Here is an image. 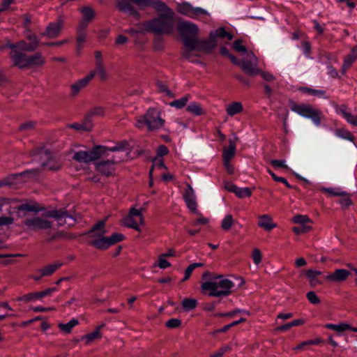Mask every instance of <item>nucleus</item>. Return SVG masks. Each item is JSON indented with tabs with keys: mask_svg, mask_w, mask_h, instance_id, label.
I'll return each instance as SVG.
<instances>
[{
	"mask_svg": "<svg viewBox=\"0 0 357 357\" xmlns=\"http://www.w3.org/2000/svg\"><path fill=\"white\" fill-rule=\"evenodd\" d=\"M177 29L183 41V56L187 59L193 55L199 56L202 52L204 43V40L196 38L197 26L193 23L182 22L178 24Z\"/></svg>",
	"mask_w": 357,
	"mask_h": 357,
	"instance_id": "obj_1",
	"label": "nucleus"
},
{
	"mask_svg": "<svg viewBox=\"0 0 357 357\" xmlns=\"http://www.w3.org/2000/svg\"><path fill=\"white\" fill-rule=\"evenodd\" d=\"M209 276V280L203 282L201 289L204 294L209 296H227L231 293L234 283L222 275H215L209 272L203 274L202 278Z\"/></svg>",
	"mask_w": 357,
	"mask_h": 357,
	"instance_id": "obj_2",
	"label": "nucleus"
},
{
	"mask_svg": "<svg viewBox=\"0 0 357 357\" xmlns=\"http://www.w3.org/2000/svg\"><path fill=\"white\" fill-rule=\"evenodd\" d=\"M174 25V14L159 15L157 17L142 23L140 29L157 35H166L172 33Z\"/></svg>",
	"mask_w": 357,
	"mask_h": 357,
	"instance_id": "obj_3",
	"label": "nucleus"
},
{
	"mask_svg": "<svg viewBox=\"0 0 357 357\" xmlns=\"http://www.w3.org/2000/svg\"><path fill=\"white\" fill-rule=\"evenodd\" d=\"M105 221H99L89 232V236L93 238L90 241V244L100 250H105L123 239V235L120 233H114L109 237H105Z\"/></svg>",
	"mask_w": 357,
	"mask_h": 357,
	"instance_id": "obj_4",
	"label": "nucleus"
},
{
	"mask_svg": "<svg viewBox=\"0 0 357 357\" xmlns=\"http://www.w3.org/2000/svg\"><path fill=\"white\" fill-rule=\"evenodd\" d=\"M124 144H119L113 147L107 148L104 146H96L90 151H74L73 159L78 162L89 163L101 158L107 156V151H119L124 149Z\"/></svg>",
	"mask_w": 357,
	"mask_h": 357,
	"instance_id": "obj_5",
	"label": "nucleus"
},
{
	"mask_svg": "<svg viewBox=\"0 0 357 357\" xmlns=\"http://www.w3.org/2000/svg\"><path fill=\"white\" fill-rule=\"evenodd\" d=\"M165 120L161 117V111L157 108H149L146 113L137 119L135 126L142 128L145 126L149 130H155L162 128Z\"/></svg>",
	"mask_w": 357,
	"mask_h": 357,
	"instance_id": "obj_6",
	"label": "nucleus"
},
{
	"mask_svg": "<svg viewBox=\"0 0 357 357\" xmlns=\"http://www.w3.org/2000/svg\"><path fill=\"white\" fill-rule=\"evenodd\" d=\"M41 209L40 205L34 201L29 200L18 204L14 200L0 199V211H5L9 214L17 212L18 216H20L21 211L38 212Z\"/></svg>",
	"mask_w": 357,
	"mask_h": 357,
	"instance_id": "obj_7",
	"label": "nucleus"
},
{
	"mask_svg": "<svg viewBox=\"0 0 357 357\" xmlns=\"http://www.w3.org/2000/svg\"><path fill=\"white\" fill-rule=\"evenodd\" d=\"M291 111L305 118L310 119L316 126H319L322 119L321 112L308 104L292 103Z\"/></svg>",
	"mask_w": 357,
	"mask_h": 357,
	"instance_id": "obj_8",
	"label": "nucleus"
},
{
	"mask_svg": "<svg viewBox=\"0 0 357 357\" xmlns=\"http://www.w3.org/2000/svg\"><path fill=\"white\" fill-rule=\"evenodd\" d=\"M26 40H20L16 44L8 43L7 47L10 49H17L20 51L33 52L39 45V39L37 36L31 32L26 34Z\"/></svg>",
	"mask_w": 357,
	"mask_h": 357,
	"instance_id": "obj_9",
	"label": "nucleus"
},
{
	"mask_svg": "<svg viewBox=\"0 0 357 357\" xmlns=\"http://www.w3.org/2000/svg\"><path fill=\"white\" fill-rule=\"evenodd\" d=\"M123 223L127 227L132 228L139 231L141 230L140 226L144 224L142 208H131L128 215L123 218Z\"/></svg>",
	"mask_w": 357,
	"mask_h": 357,
	"instance_id": "obj_10",
	"label": "nucleus"
},
{
	"mask_svg": "<svg viewBox=\"0 0 357 357\" xmlns=\"http://www.w3.org/2000/svg\"><path fill=\"white\" fill-rule=\"evenodd\" d=\"M47 218V215L45 217L34 216L26 219L22 224L27 230L30 231L48 229L52 227V222Z\"/></svg>",
	"mask_w": 357,
	"mask_h": 357,
	"instance_id": "obj_11",
	"label": "nucleus"
},
{
	"mask_svg": "<svg viewBox=\"0 0 357 357\" xmlns=\"http://www.w3.org/2000/svg\"><path fill=\"white\" fill-rule=\"evenodd\" d=\"M217 38H227L229 40H231L233 38V35L227 32L222 27L216 29L210 33L207 40H204V47H203L202 52L208 53L214 49L217 45Z\"/></svg>",
	"mask_w": 357,
	"mask_h": 357,
	"instance_id": "obj_12",
	"label": "nucleus"
},
{
	"mask_svg": "<svg viewBox=\"0 0 357 357\" xmlns=\"http://www.w3.org/2000/svg\"><path fill=\"white\" fill-rule=\"evenodd\" d=\"M178 12L192 18L199 17H209V13L204 9L199 7H193L189 3L185 2L178 6Z\"/></svg>",
	"mask_w": 357,
	"mask_h": 357,
	"instance_id": "obj_13",
	"label": "nucleus"
},
{
	"mask_svg": "<svg viewBox=\"0 0 357 357\" xmlns=\"http://www.w3.org/2000/svg\"><path fill=\"white\" fill-rule=\"evenodd\" d=\"M36 158L40 161L41 166L48 169L57 170L61 167V163L49 151H41L37 154Z\"/></svg>",
	"mask_w": 357,
	"mask_h": 357,
	"instance_id": "obj_14",
	"label": "nucleus"
},
{
	"mask_svg": "<svg viewBox=\"0 0 357 357\" xmlns=\"http://www.w3.org/2000/svg\"><path fill=\"white\" fill-rule=\"evenodd\" d=\"M64 18L59 16L56 22L50 23L45 31L42 34L48 38H54L59 36L63 26Z\"/></svg>",
	"mask_w": 357,
	"mask_h": 357,
	"instance_id": "obj_15",
	"label": "nucleus"
},
{
	"mask_svg": "<svg viewBox=\"0 0 357 357\" xmlns=\"http://www.w3.org/2000/svg\"><path fill=\"white\" fill-rule=\"evenodd\" d=\"M257 58L252 52H250L247 54L246 58L243 61L241 68L249 75H253L257 72Z\"/></svg>",
	"mask_w": 357,
	"mask_h": 357,
	"instance_id": "obj_16",
	"label": "nucleus"
},
{
	"mask_svg": "<svg viewBox=\"0 0 357 357\" xmlns=\"http://www.w3.org/2000/svg\"><path fill=\"white\" fill-rule=\"evenodd\" d=\"M10 57L15 66L20 68H28L29 55L15 49H11Z\"/></svg>",
	"mask_w": 357,
	"mask_h": 357,
	"instance_id": "obj_17",
	"label": "nucleus"
},
{
	"mask_svg": "<svg viewBox=\"0 0 357 357\" xmlns=\"http://www.w3.org/2000/svg\"><path fill=\"white\" fill-rule=\"evenodd\" d=\"M183 198L188 209L192 213L198 214L197 209V204L196 202L195 190L189 184L187 185V188L185 190Z\"/></svg>",
	"mask_w": 357,
	"mask_h": 357,
	"instance_id": "obj_18",
	"label": "nucleus"
},
{
	"mask_svg": "<svg viewBox=\"0 0 357 357\" xmlns=\"http://www.w3.org/2000/svg\"><path fill=\"white\" fill-rule=\"evenodd\" d=\"M350 275L349 271L343 268L336 269L335 271L325 275L324 278L330 282L340 283L346 280Z\"/></svg>",
	"mask_w": 357,
	"mask_h": 357,
	"instance_id": "obj_19",
	"label": "nucleus"
},
{
	"mask_svg": "<svg viewBox=\"0 0 357 357\" xmlns=\"http://www.w3.org/2000/svg\"><path fill=\"white\" fill-rule=\"evenodd\" d=\"M47 217L54 218L60 226L64 225H72L74 223V220L66 211H50L47 213Z\"/></svg>",
	"mask_w": 357,
	"mask_h": 357,
	"instance_id": "obj_20",
	"label": "nucleus"
},
{
	"mask_svg": "<svg viewBox=\"0 0 357 357\" xmlns=\"http://www.w3.org/2000/svg\"><path fill=\"white\" fill-rule=\"evenodd\" d=\"M116 162L113 160L100 161L96 165V169L100 173L110 176L114 172V165Z\"/></svg>",
	"mask_w": 357,
	"mask_h": 357,
	"instance_id": "obj_21",
	"label": "nucleus"
},
{
	"mask_svg": "<svg viewBox=\"0 0 357 357\" xmlns=\"http://www.w3.org/2000/svg\"><path fill=\"white\" fill-rule=\"evenodd\" d=\"M303 273L307 278L309 284L311 287H315L322 284L321 280L319 276L321 275V272L314 269H307L303 271Z\"/></svg>",
	"mask_w": 357,
	"mask_h": 357,
	"instance_id": "obj_22",
	"label": "nucleus"
},
{
	"mask_svg": "<svg viewBox=\"0 0 357 357\" xmlns=\"http://www.w3.org/2000/svg\"><path fill=\"white\" fill-rule=\"evenodd\" d=\"M91 76L92 75H86L84 77L78 79L75 83L72 84L70 86L71 96H77L82 89L86 86L89 82L91 80Z\"/></svg>",
	"mask_w": 357,
	"mask_h": 357,
	"instance_id": "obj_23",
	"label": "nucleus"
},
{
	"mask_svg": "<svg viewBox=\"0 0 357 357\" xmlns=\"http://www.w3.org/2000/svg\"><path fill=\"white\" fill-rule=\"evenodd\" d=\"M47 296V292L45 289L41 291H33L29 294L22 295V296L17 298V301H23L25 303L29 302H35L36 301H40L42 298Z\"/></svg>",
	"mask_w": 357,
	"mask_h": 357,
	"instance_id": "obj_24",
	"label": "nucleus"
},
{
	"mask_svg": "<svg viewBox=\"0 0 357 357\" xmlns=\"http://www.w3.org/2000/svg\"><path fill=\"white\" fill-rule=\"evenodd\" d=\"M103 326H104V324H102V325L98 326L93 332L82 336L81 340L84 341L85 344L86 345H89L93 341H95L96 340H100L102 337V333L100 332V329Z\"/></svg>",
	"mask_w": 357,
	"mask_h": 357,
	"instance_id": "obj_25",
	"label": "nucleus"
},
{
	"mask_svg": "<svg viewBox=\"0 0 357 357\" xmlns=\"http://www.w3.org/2000/svg\"><path fill=\"white\" fill-rule=\"evenodd\" d=\"M150 7L154 8L156 11L160 13L159 15L174 14V12L170 8L159 0H151Z\"/></svg>",
	"mask_w": 357,
	"mask_h": 357,
	"instance_id": "obj_26",
	"label": "nucleus"
},
{
	"mask_svg": "<svg viewBox=\"0 0 357 357\" xmlns=\"http://www.w3.org/2000/svg\"><path fill=\"white\" fill-rule=\"evenodd\" d=\"M258 225L267 231L276 227V224L272 221L271 217L268 215H260L259 217Z\"/></svg>",
	"mask_w": 357,
	"mask_h": 357,
	"instance_id": "obj_27",
	"label": "nucleus"
},
{
	"mask_svg": "<svg viewBox=\"0 0 357 357\" xmlns=\"http://www.w3.org/2000/svg\"><path fill=\"white\" fill-rule=\"evenodd\" d=\"M131 1V0H119L118 8L120 10L128 13L130 15H138V13L132 6Z\"/></svg>",
	"mask_w": 357,
	"mask_h": 357,
	"instance_id": "obj_28",
	"label": "nucleus"
},
{
	"mask_svg": "<svg viewBox=\"0 0 357 357\" xmlns=\"http://www.w3.org/2000/svg\"><path fill=\"white\" fill-rule=\"evenodd\" d=\"M357 59V47H354L351 52L344 58L342 66V73L344 74L346 70L353 64Z\"/></svg>",
	"mask_w": 357,
	"mask_h": 357,
	"instance_id": "obj_29",
	"label": "nucleus"
},
{
	"mask_svg": "<svg viewBox=\"0 0 357 357\" xmlns=\"http://www.w3.org/2000/svg\"><path fill=\"white\" fill-rule=\"evenodd\" d=\"M62 264L59 262H54L53 264H48L43 268H40L38 271L41 273V276H48L53 274L56 270H58Z\"/></svg>",
	"mask_w": 357,
	"mask_h": 357,
	"instance_id": "obj_30",
	"label": "nucleus"
},
{
	"mask_svg": "<svg viewBox=\"0 0 357 357\" xmlns=\"http://www.w3.org/2000/svg\"><path fill=\"white\" fill-rule=\"evenodd\" d=\"M28 68H33L42 66L45 60L40 54H36L29 56Z\"/></svg>",
	"mask_w": 357,
	"mask_h": 357,
	"instance_id": "obj_31",
	"label": "nucleus"
},
{
	"mask_svg": "<svg viewBox=\"0 0 357 357\" xmlns=\"http://www.w3.org/2000/svg\"><path fill=\"white\" fill-rule=\"evenodd\" d=\"M229 146L223 150V160H231L236 153V143L231 140H229Z\"/></svg>",
	"mask_w": 357,
	"mask_h": 357,
	"instance_id": "obj_32",
	"label": "nucleus"
},
{
	"mask_svg": "<svg viewBox=\"0 0 357 357\" xmlns=\"http://www.w3.org/2000/svg\"><path fill=\"white\" fill-rule=\"evenodd\" d=\"M243 105L240 102H233L226 107V112L230 116L240 114L243 111Z\"/></svg>",
	"mask_w": 357,
	"mask_h": 357,
	"instance_id": "obj_33",
	"label": "nucleus"
},
{
	"mask_svg": "<svg viewBox=\"0 0 357 357\" xmlns=\"http://www.w3.org/2000/svg\"><path fill=\"white\" fill-rule=\"evenodd\" d=\"M96 68L95 70L91 71L88 75H92L91 79L95 77V75H98L101 80H105L107 79V73L105 69V65L100 64V65H95Z\"/></svg>",
	"mask_w": 357,
	"mask_h": 357,
	"instance_id": "obj_34",
	"label": "nucleus"
},
{
	"mask_svg": "<svg viewBox=\"0 0 357 357\" xmlns=\"http://www.w3.org/2000/svg\"><path fill=\"white\" fill-rule=\"evenodd\" d=\"M79 324V321L77 319H72L68 323H59L58 328L64 333H70L73 328Z\"/></svg>",
	"mask_w": 357,
	"mask_h": 357,
	"instance_id": "obj_35",
	"label": "nucleus"
},
{
	"mask_svg": "<svg viewBox=\"0 0 357 357\" xmlns=\"http://www.w3.org/2000/svg\"><path fill=\"white\" fill-rule=\"evenodd\" d=\"M325 328L333 330L337 333H342L351 328V326L349 324L342 322L338 324H326Z\"/></svg>",
	"mask_w": 357,
	"mask_h": 357,
	"instance_id": "obj_36",
	"label": "nucleus"
},
{
	"mask_svg": "<svg viewBox=\"0 0 357 357\" xmlns=\"http://www.w3.org/2000/svg\"><path fill=\"white\" fill-rule=\"evenodd\" d=\"M339 113L342 115L349 123L357 127V116L347 112L344 107L340 109Z\"/></svg>",
	"mask_w": 357,
	"mask_h": 357,
	"instance_id": "obj_37",
	"label": "nucleus"
},
{
	"mask_svg": "<svg viewBox=\"0 0 357 357\" xmlns=\"http://www.w3.org/2000/svg\"><path fill=\"white\" fill-rule=\"evenodd\" d=\"M186 109L188 112L195 116H199L204 113V109L202 108L200 104L196 102H190L188 105Z\"/></svg>",
	"mask_w": 357,
	"mask_h": 357,
	"instance_id": "obj_38",
	"label": "nucleus"
},
{
	"mask_svg": "<svg viewBox=\"0 0 357 357\" xmlns=\"http://www.w3.org/2000/svg\"><path fill=\"white\" fill-rule=\"evenodd\" d=\"M80 12L82 15L83 20L91 22L95 17V12L91 6H84L80 8Z\"/></svg>",
	"mask_w": 357,
	"mask_h": 357,
	"instance_id": "obj_39",
	"label": "nucleus"
},
{
	"mask_svg": "<svg viewBox=\"0 0 357 357\" xmlns=\"http://www.w3.org/2000/svg\"><path fill=\"white\" fill-rule=\"evenodd\" d=\"M190 98V95H185L179 99H177V100H175L169 103V105L171 107H174L177 109H181L184 106H185V105L188 102Z\"/></svg>",
	"mask_w": 357,
	"mask_h": 357,
	"instance_id": "obj_40",
	"label": "nucleus"
},
{
	"mask_svg": "<svg viewBox=\"0 0 357 357\" xmlns=\"http://www.w3.org/2000/svg\"><path fill=\"white\" fill-rule=\"evenodd\" d=\"M68 127L70 128L75 129L77 130L88 131L90 130L91 128V123L88 119H86L82 123H73L69 125Z\"/></svg>",
	"mask_w": 357,
	"mask_h": 357,
	"instance_id": "obj_41",
	"label": "nucleus"
},
{
	"mask_svg": "<svg viewBox=\"0 0 357 357\" xmlns=\"http://www.w3.org/2000/svg\"><path fill=\"white\" fill-rule=\"evenodd\" d=\"M234 222V220L232 215L227 214L222 220L221 228L225 231H227L231 229Z\"/></svg>",
	"mask_w": 357,
	"mask_h": 357,
	"instance_id": "obj_42",
	"label": "nucleus"
},
{
	"mask_svg": "<svg viewBox=\"0 0 357 357\" xmlns=\"http://www.w3.org/2000/svg\"><path fill=\"white\" fill-rule=\"evenodd\" d=\"M304 324V321L303 319H295L287 324H284L283 326H281L278 327L276 330L280 331H286L289 330L290 328L297 326H301Z\"/></svg>",
	"mask_w": 357,
	"mask_h": 357,
	"instance_id": "obj_43",
	"label": "nucleus"
},
{
	"mask_svg": "<svg viewBox=\"0 0 357 357\" xmlns=\"http://www.w3.org/2000/svg\"><path fill=\"white\" fill-rule=\"evenodd\" d=\"M239 198L249 197L252 195V191L249 188H238L236 187L234 192Z\"/></svg>",
	"mask_w": 357,
	"mask_h": 357,
	"instance_id": "obj_44",
	"label": "nucleus"
},
{
	"mask_svg": "<svg viewBox=\"0 0 357 357\" xmlns=\"http://www.w3.org/2000/svg\"><path fill=\"white\" fill-rule=\"evenodd\" d=\"M321 191L327 193L330 196H337L344 195V191L339 188H322Z\"/></svg>",
	"mask_w": 357,
	"mask_h": 357,
	"instance_id": "obj_45",
	"label": "nucleus"
},
{
	"mask_svg": "<svg viewBox=\"0 0 357 357\" xmlns=\"http://www.w3.org/2000/svg\"><path fill=\"white\" fill-rule=\"evenodd\" d=\"M197 301L194 298H185L182 302L183 307L186 310H191L195 308Z\"/></svg>",
	"mask_w": 357,
	"mask_h": 357,
	"instance_id": "obj_46",
	"label": "nucleus"
},
{
	"mask_svg": "<svg viewBox=\"0 0 357 357\" xmlns=\"http://www.w3.org/2000/svg\"><path fill=\"white\" fill-rule=\"evenodd\" d=\"M301 91L307 94L318 97H324L325 96V91L323 90H317L311 88L303 87L301 89Z\"/></svg>",
	"mask_w": 357,
	"mask_h": 357,
	"instance_id": "obj_47",
	"label": "nucleus"
},
{
	"mask_svg": "<svg viewBox=\"0 0 357 357\" xmlns=\"http://www.w3.org/2000/svg\"><path fill=\"white\" fill-rule=\"evenodd\" d=\"M292 222L296 224L305 225V223L310 222V220L307 215H296L292 218Z\"/></svg>",
	"mask_w": 357,
	"mask_h": 357,
	"instance_id": "obj_48",
	"label": "nucleus"
},
{
	"mask_svg": "<svg viewBox=\"0 0 357 357\" xmlns=\"http://www.w3.org/2000/svg\"><path fill=\"white\" fill-rule=\"evenodd\" d=\"M86 40V33L85 32H77V52H80L82 45Z\"/></svg>",
	"mask_w": 357,
	"mask_h": 357,
	"instance_id": "obj_49",
	"label": "nucleus"
},
{
	"mask_svg": "<svg viewBox=\"0 0 357 357\" xmlns=\"http://www.w3.org/2000/svg\"><path fill=\"white\" fill-rule=\"evenodd\" d=\"M336 135L340 138L345 139L349 141H353L354 139L350 132L343 129L337 130L336 132Z\"/></svg>",
	"mask_w": 357,
	"mask_h": 357,
	"instance_id": "obj_50",
	"label": "nucleus"
},
{
	"mask_svg": "<svg viewBox=\"0 0 357 357\" xmlns=\"http://www.w3.org/2000/svg\"><path fill=\"white\" fill-rule=\"evenodd\" d=\"M252 258L254 264L255 265H259L261 263V259H262V255H261V251L257 248H255L252 250Z\"/></svg>",
	"mask_w": 357,
	"mask_h": 357,
	"instance_id": "obj_51",
	"label": "nucleus"
},
{
	"mask_svg": "<svg viewBox=\"0 0 357 357\" xmlns=\"http://www.w3.org/2000/svg\"><path fill=\"white\" fill-rule=\"evenodd\" d=\"M341 199L340 200V204L344 208H347L351 204V200L350 196L348 193L344 192V195H340Z\"/></svg>",
	"mask_w": 357,
	"mask_h": 357,
	"instance_id": "obj_52",
	"label": "nucleus"
},
{
	"mask_svg": "<svg viewBox=\"0 0 357 357\" xmlns=\"http://www.w3.org/2000/svg\"><path fill=\"white\" fill-rule=\"evenodd\" d=\"M306 296H307V300L312 304L317 305L320 303V299L317 296V294H315L314 291H311L307 292Z\"/></svg>",
	"mask_w": 357,
	"mask_h": 357,
	"instance_id": "obj_53",
	"label": "nucleus"
},
{
	"mask_svg": "<svg viewBox=\"0 0 357 357\" xmlns=\"http://www.w3.org/2000/svg\"><path fill=\"white\" fill-rule=\"evenodd\" d=\"M268 172L270 174V175L272 176L274 181L278 182H282L283 183L287 188H292V185H291L288 181L283 177L277 176L271 170H268Z\"/></svg>",
	"mask_w": 357,
	"mask_h": 357,
	"instance_id": "obj_54",
	"label": "nucleus"
},
{
	"mask_svg": "<svg viewBox=\"0 0 357 357\" xmlns=\"http://www.w3.org/2000/svg\"><path fill=\"white\" fill-rule=\"evenodd\" d=\"M270 163L275 168L288 169L284 160H272Z\"/></svg>",
	"mask_w": 357,
	"mask_h": 357,
	"instance_id": "obj_55",
	"label": "nucleus"
},
{
	"mask_svg": "<svg viewBox=\"0 0 357 357\" xmlns=\"http://www.w3.org/2000/svg\"><path fill=\"white\" fill-rule=\"evenodd\" d=\"M153 168H165V165L164 164L163 160L161 158H155L153 160L152 169L150 170V172H149L150 176H152V172H153Z\"/></svg>",
	"mask_w": 357,
	"mask_h": 357,
	"instance_id": "obj_56",
	"label": "nucleus"
},
{
	"mask_svg": "<svg viewBox=\"0 0 357 357\" xmlns=\"http://www.w3.org/2000/svg\"><path fill=\"white\" fill-rule=\"evenodd\" d=\"M229 350V347L228 346H225L223 347H221L218 351L212 353L209 357H221L226 352H227Z\"/></svg>",
	"mask_w": 357,
	"mask_h": 357,
	"instance_id": "obj_57",
	"label": "nucleus"
},
{
	"mask_svg": "<svg viewBox=\"0 0 357 357\" xmlns=\"http://www.w3.org/2000/svg\"><path fill=\"white\" fill-rule=\"evenodd\" d=\"M311 229V227L307 225H301V227H295L292 229L293 231L296 234L306 233Z\"/></svg>",
	"mask_w": 357,
	"mask_h": 357,
	"instance_id": "obj_58",
	"label": "nucleus"
},
{
	"mask_svg": "<svg viewBox=\"0 0 357 357\" xmlns=\"http://www.w3.org/2000/svg\"><path fill=\"white\" fill-rule=\"evenodd\" d=\"M132 2L138 6L140 8L150 7L151 0H131Z\"/></svg>",
	"mask_w": 357,
	"mask_h": 357,
	"instance_id": "obj_59",
	"label": "nucleus"
},
{
	"mask_svg": "<svg viewBox=\"0 0 357 357\" xmlns=\"http://www.w3.org/2000/svg\"><path fill=\"white\" fill-rule=\"evenodd\" d=\"M170 263L168 262L164 256L160 255L158 257V266L162 269L167 268L170 266Z\"/></svg>",
	"mask_w": 357,
	"mask_h": 357,
	"instance_id": "obj_60",
	"label": "nucleus"
},
{
	"mask_svg": "<svg viewBox=\"0 0 357 357\" xmlns=\"http://www.w3.org/2000/svg\"><path fill=\"white\" fill-rule=\"evenodd\" d=\"M157 86H158V89L160 91L165 93L168 96H169V97L174 96L173 93L168 89L167 86L165 84H163L162 82H158L157 84Z\"/></svg>",
	"mask_w": 357,
	"mask_h": 357,
	"instance_id": "obj_61",
	"label": "nucleus"
},
{
	"mask_svg": "<svg viewBox=\"0 0 357 357\" xmlns=\"http://www.w3.org/2000/svg\"><path fill=\"white\" fill-rule=\"evenodd\" d=\"M181 325V321L178 319H171L166 322V326L170 328H177Z\"/></svg>",
	"mask_w": 357,
	"mask_h": 357,
	"instance_id": "obj_62",
	"label": "nucleus"
},
{
	"mask_svg": "<svg viewBox=\"0 0 357 357\" xmlns=\"http://www.w3.org/2000/svg\"><path fill=\"white\" fill-rule=\"evenodd\" d=\"M14 219L10 217H0V226L9 225L13 224Z\"/></svg>",
	"mask_w": 357,
	"mask_h": 357,
	"instance_id": "obj_63",
	"label": "nucleus"
},
{
	"mask_svg": "<svg viewBox=\"0 0 357 357\" xmlns=\"http://www.w3.org/2000/svg\"><path fill=\"white\" fill-rule=\"evenodd\" d=\"M208 223V218L200 216L199 218L192 222V225L197 226L198 225H206Z\"/></svg>",
	"mask_w": 357,
	"mask_h": 357,
	"instance_id": "obj_64",
	"label": "nucleus"
}]
</instances>
